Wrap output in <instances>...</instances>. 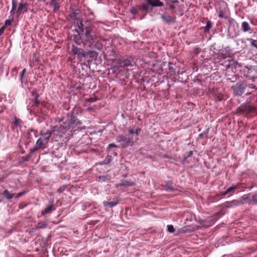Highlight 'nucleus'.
I'll return each mask as SVG.
<instances>
[{
  "label": "nucleus",
  "mask_w": 257,
  "mask_h": 257,
  "mask_svg": "<svg viewBox=\"0 0 257 257\" xmlns=\"http://www.w3.org/2000/svg\"><path fill=\"white\" fill-rule=\"evenodd\" d=\"M141 131V130H128L127 135H119L117 137V140L123 148L133 146L137 142Z\"/></svg>",
  "instance_id": "nucleus-1"
},
{
  "label": "nucleus",
  "mask_w": 257,
  "mask_h": 257,
  "mask_svg": "<svg viewBox=\"0 0 257 257\" xmlns=\"http://www.w3.org/2000/svg\"><path fill=\"white\" fill-rule=\"evenodd\" d=\"M83 39L91 45L95 40L98 38V34L95 31L93 27H86L81 31Z\"/></svg>",
  "instance_id": "nucleus-2"
},
{
  "label": "nucleus",
  "mask_w": 257,
  "mask_h": 257,
  "mask_svg": "<svg viewBox=\"0 0 257 257\" xmlns=\"http://www.w3.org/2000/svg\"><path fill=\"white\" fill-rule=\"evenodd\" d=\"M17 0H12V7L11 11V15H14L15 12L17 13L18 15L23 14L27 11V7L26 3L23 2L19 4L17 7Z\"/></svg>",
  "instance_id": "nucleus-3"
},
{
  "label": "nucleus",
  "mask_w": 257,
  "mask_h": 257,
  "mask_svg": "<svg viewBox=\"0 0 257 257\" xmlns=\"http://www.w3.org/2000/svg\"><path fill=\"white\" fill-rule=\"evenodd\" d=\"M256 108L254 106L250 105L248 103L242 104L240 107L237 108L236 110V113L248 114L252 112H255Z\"/></svg>",
  "instance_id": "nucleus-4"
},
{
  "label": "nucleus",
  "mask_w": 257,
  "mask_h": 257,
  "mask_svg": "<svg viewBox=\"0 0 257 257\" xmlns=\"http://www.w3.org/2000/svg\"><path fill=\"white\" fill-rule=\"evenodd\" d=\"M247 84L244 82L237 83L232 86L231 89L233 94L236 96H241L244 92Z\"/></svg>",
  "instance_id": "nucleus-5"
},
{
  "label": "nucleus",
  "mask_w": 257,
  "mask_h": 257,
  "mask_svg": "<svg viewBox=\"0 0 257 257\" xmlns=\"http://www.w3.org/2000/svg\"><path fill=\"white\" fill-rule=\"evenodd\" d=\"M51 132L49 130H41L40 131L41 137L43 138L45 142H48L51 136Z\"/></svg>",
  "instance_id": "nucleus-6"
},
{
  "label": "nucleus",
  "mask_w": 257,
  "mask_h": 257,
  "mask_svg": "<svg viewBox=\"0 0 257 257\" xmlns=\"http://www.w3.org/2000/svg\"><path fill=\"white\" fill-rule=\"evenodd\" d=\"M162 19L168 24H171L172 22H176V18L172 17L167 14H164L161 15Z\"/></svg>",
  "instance_id": "nucleus-7"
},
{
  "label": "nucleus",
  "mask_w": 257,
  "mask_h": 257,
  "mask_svg": "<svg viewBox=\"0 0 257 257\" xmlns=\"http://www.w3.org/2000/svg\"><path fill=\"white\" fill-rule=\"evenodd\" d=\"M243 202L242 200H233L230 202H226V206L227 207H233L242 205Z\"/></svg>",
  "instance_id": "nucleus-8"
},
{
  "label": "nucleus",
  "mask_w": 257,
  "mask_h": 257,
  "mask_svg": "<svg viewBox=\"0 0 257 257\" xmlns=\"http://www.w3.org/2000/svg\"><path fill=\"white\" fill-rule=\"evenodd\" d=\"M135 184V183L134 182L122 180L121 181L120 183L116 184V187L118 188L120 186L128 187L129 186H133Z\"/></svg>",
  "instance_id": "nucleus-9"
},
{
  "label": "nucleus",
  "mask_w": 257,
  "mask_h": 257,
  "mask_svg": "<svg viewBox=\"0 0 257 257\" xmlns=\"http://www.w3.org/2000/svg\"><path fill=\"white\" fill-rule=\"evenodd\" d=\"M55 208L54 206L53 201L50 202V205L46 207L45 209L41 211V214L42 215L50 213L53 210H55Z\"/></svg>",
  "instance_id": "nucleus-10"
},
{
  "label": "nucleus",
  "mask_w": 257,
  "mask_h": 257,
  "mask_svg": "<svg viewBox=\"0 0 257 257\" xmlns=\"http://www.w3.org/2000/svg\"><path fill=\"white\" fill-rule=\"evenodd\" d=\"M148 4L152 6V7H162L163 4L159 0H146Z\"/></svg>",
  "instance_id": "nucleus-11"
},
{
  "label": "nucleus",
  "mask_w": 257,
  "mask_h": 257,
  "mask_svg": "<svg viewBox=\"0 0 257 257\" xmlns=\"http://www.w3.org/2000/svg\"><path fill=\"white\" fill-rule=\"evenodd\" d=\"M117 65H114L112 67V69L113 72L118 73V69L119 67L122 66V60L121 59L116 60Z\"/></svg>",
  "instance_id": "nucleus-12"
},
{
  "label": "nucleus",
  "mask_w": 257,
  "mask_h": 257,
  "mask_svg": "<svg viewBox=\"0 0 257 257\" xmlns=\"http://www.w3.org/2000/svg\"><path fill=\"white\" fill-rule=\"evenodd\" d=\"M46 143L47 142H45L43 138L40 137L36 142V145H37V147H36V148H38V149L39 148H44L45 147V145Z\"/></svg>",
  "instance_id": "nucleus-13"
},
{
  "label": "nucleus",
  "mask_w": 257,
  "mask_h": 257,
  "mask_svg": "<svg viewBox=\"0 0 257 257\" xmlns=\"http://www.w3.org/2000/svg\"><path fill=\"white\" fill-rule=\"evenodd\" d=\"M241 185L242 184L239 183L236 184L235 185H232L227 189V192H228V193L234 192L235 190L240 188Z\"/></svg>",
  "instance_id": "nucleus-14"
},
{
  "label": "nucleus",
  "mask_w": 257,
  "mask_h": 257,
  "mask_svg": "<svg viewBox=\"0 0 257 257\" xmlns=\"http://www.w3.org/2000/svg\"><path fill=\"white\" fill-rule=\"evenodd\" d=\"M49 5L53 8L55 11L58 10L59 9V5L57 0H51L49 2Z\"/></svg>",
  "instance_id": "nucleus-15"
},
{
  "label": "nucleus",
  "mask_w": 257,
  "mask_h": 257,
  "mask_svg": "<svg viewBox=\"0 0 257 257\" xmlns=\"http://www.w3.org/2000/svg\"><path fill=\"white\" fill-rule=\"evenodd\" d=\"M4 196L8 200H10L15 197V193H10L7 190H5L3 192Z\"/></svg>",
  "instance_id": "nucleus-16"
},
{
  "label": "nucleus",
  "mask_w": 257,
  "mask_h": 257,
  "mask_svg": "<svg viewBox=\"0 0 257 257\" xmlns=\"http://www.w3.org/2000/svg\"><path fill=\"white\" fill-rule=\"evenodd\" d=\"M164 189L166 191H172L175 190L174 187L172 183H167L164 186Z\"/></svg>",
  "instance_id": "nucleus-17"
},
{
  "label": "nucleus",
  "mask_w": 257,
  "mask_h": 257,
  "mask_svg": "<svg viewBox=\"0 0 257 257\" xmlns=\"http://www.w3.org/2000/svg\"><path fill=\"white\" fill-rule=\"evenodd\" d=\"M48 225V221H41L39 222L38 223V226L37 228L38 229H43L47 227Z\"/></svg>",
  "instance_id": "nucleus-18"
},
{
  "label": "nucleus",
  "mask_w": 257,
  "mask_h": 257,
  "mask_svg": "<svg viewBox=\"0 0 257 257\" xmlns=\"http://www.w3.org/2000/svg\"><path fill=\"white\" fill-rule=\"evenodd\" d=\"M38 150V148H34L30 150L29 154L24 159V161H28L31 158L32 156Z\"/></svg>",
  "instance_id": "nucleus-19"
},
{
  "label": "nucleus",
  "mask_w": 257,
  "mask_h": 257,
  "mask_svg": "<svg viewBox=\"0 0 257 257\" xmlns=\"http://www.w3.org/2000/svg\"><path fill=\"white\" fill-rule=\"evenodd\" d=\"M15 120L13 122V123H14V126L15 127H23V126L22 125V121L17 118V117H15Z\"/></svg>",
  "instance_id": "nucleus-20"
},
{
  "label": "nucleus",
  "mask_w": 257,
  "mask_h": 257,
  "mask_svg": "<svg viewBox=\"0 0 257 257\" xmlns=\"http://www.w3.org/2000/svg\"><path fill=\"white\" fill-rule=\"evenodd\" d=\"M241 27L244 32H247L250 30V27L248 23L246 22H243L242 23Z\"/></svg>",
  "instance_id": "nucleus-21"
},
{
  "label": "nucleus",
  "mask_w": 257,
  "mask_h": 257,
  "mask_svg": "<svg viewBox=\"0 0 257 257\" xmlns=\"http://www.w3.org/2000/svg\"><path fill=\"white\" fill-rule=\"evenodd\" d=\"M117 203H118L117 201H110V202L104 201V202H103V205L105 206H108L111 207H113V206H114L115 205H116L117 204Z\"/></svg>",
  "instance_id": "nucleus-22"
},
{
  "label": "nucleus",
  "mask_w": 257,
  "mask_h": 257,
  "mask_svg": "<svg viewBox=\"0 0 257 257\" xmlns=\"http://www.w3.org/2000/svg\"><path fill=\"white\" fill-rule=\"evenodd\" d=\"M123 67L133 66L132 61L128 59L122 60Z\"/></svg>",
  "instance_id": "nucleus-23"
},
{
  "label": "nucleus",
  "mask_w": 257,
  "mask_h": 257,
  "mask_svg": "<svg viewBox=\"0 0 257 257\" xmlns=\"http://www.w3.org/2000/svg\"><path fill=\"white\" fill-rule=\"evenodd\" d=\"M212 27V23L210 21H208L206 23V25L204 27V31L205 32H208L210 29Z\"/></svg>",
  "instance_id": "nucleus-24"
},
{
  "label": "nucleus",
  "mask_w": 257,
  "mask_h": 257,
  "mask_svg": "<svg viewBox=\"0 0 257 257\" xmlns=\"http://www.w3.org/2000/svg\"><path fill=\"white\" fill-rule=\"evenodd\" d=\"M149 4L148 3V4H143L140 8V10H142V11H146V12H147L148 11V8H149Z\"/></svg>",
  "instance_id": "nucleus-25"
},
{
  "label": "nucleus",
  "mask_w": 257,
  "mask_h": 257,
  "mask_svg": "<svg viewBox=\"0 0 257 257\" xmlns=\"http://www.w3.org/2000/svg\"><path fill=\"white\" fill-rule=\"evenodd\" d=\"M66 185H63L62 186H61L60 188L58 189L57 192L59 193H62L66 189Z\"/></svg>",
  "instance_id": "nucleus-26"
},
{
  "label": "nucleus",
  "mask_w": 257,
  "mask_h": 257,
  "mask_svg": "<svg viewBox=\"0 0 257 257\" xmlns=\"http://www.w3.org/2000/svg\"><path fill=\"white\" fill-rule=\"evenodd\" d=\"M167 231L171 233H173L175 231L174 228L172 225H167Z\"/></svg>",
  "instance_id": "nucleus-27"
},
{
  "label": "nucleus",
  "mask_w": 257,
  "mask_h": 257,
  "mask_svg": "<svg viewBox=\"0 0 257 257\" xmlns=\"http://www.w3.org/2000/svg\"><path fill=\"white\" fill-rule=\"evenodd\" d=\"M35 96V102L36 104H38L40 103V100L38 99L39 95L38 94H34Z\"/></svg>",
  "instance_id": "nucleus-28"
},
{
  "label": "nucleus",
  "mask_w": 257,
  "mask_h": 257,
  "mask_svg": "<svg viewBox=\"0 0 257 257\" xmlns=\"http://www.w3.org/2000/svg\"><path fill=\"white\" fill-rule=\"evenodd\" d=\"M252 200L257 204V191L252 195Z\"/></svg>",
  "instance_id": "nucleus-29"
},
{
  "label": "nucleus",
  "mask_w": 257,
  "mask_h": 257,
  "mask_svg": "<svg viewBox=\"0 0 257 257\" xmlns=\"http://www.w3.org/2000/svg\"><path fill=\"white\" fill-rule=\"evenodd\" d=\"M251 46H253L257 49V41L253 39H251Z\"/></svg>",
  "instance_id": "nucleus-30"
},
{
  "label": "nucleus",
  "mask_w": 257,
  "mask_h": 257,
  "mask_svg": "<svg viewBox=\"0 0 257 257\" xmlns=\"http://www.w3.org/2000/svg\"><path fill=\"white\" fill-rule=\"evenodd\" d=\"M78 55L80 56L81 57H84L88 55L87 52L84 53L83 52H81V51L78 53Z\"/></svg>",
  "instance_id": "nucleus-31"
},
{
  "label": "nucleus",
  "mask_w": 257,
  "mask_h": 257,
  "mask_svg": "<svg viewBox=\"0 0 257 257\" xmlns=\"http://www.w3.org/2000/svg\"><path fill=\"white\" fill-rule=\"evenodd\" d=\"M106 179H108L107 177L106 176H101L99 178V181H105Z\"/></svg>",
  "instance_id": "nucleus-32"
},
{
  "label": "nucleus",
  "mask_w": 257,
  "mask_h": 257,
  "mask_svg": "<svg viewBox=\"0 0 257 257\" xmlns=\"http://www.w3.org/2000/svg\"><path fill=\"white\" fill-rule=\"evenodd\" d=\"M25 193H26V192H25V191H23V192H20V193H18V194H17V195L15 196V197H16V198L20 197H21L22 196H23V195H24Z\"/></svg>",
  "instance_id": "nucleus-33"
},
{
  "label": "nucleus",
  "mask_w": 257,
  "mask_h": 257,
  "mask_svg": "<svg viewBox=\"0 0 257 257\" xmlns=\"http://www.w3.org/2000/svg\"><path fill=\"white\" fill-rule=\"evenodd\" d=\"M219 17L221 18H225V19L227 18V17L224 16L223 13L222 11H219Z\"/></svg>",
  "instance_id": "nucleus-34"
},
{
  "label": "nucleus",
  "mask_w": 257,
  "mask_h": 257,
  "mask_svg": "<svg viewBox=\"0 0 257 257\" xmlns=\"http://www.w3.org/2000/svg\"><path fill=\"white\" fill-rule=\"evenodd\" d=\"M80 50L77 48H73L72 52L73 53L78 54Z\"/></svg>",
  "instance_id": "nucleus-35"
},
{
  "label": "nucleus",
  "mask_w": 257,
  "mask_h": 257,
  "mask_svg": "<svg viewBox=\"0 0 257 257\" xmlns=\"http://www.w3.org/2000/svg\"><path fill=\"white\" fill-rule=\"evenodd\" d=\"M130 12L132 14H136L137 13H138V11L137 10L135 9V8H132L131 10H130Z\"/></svg>",
  "instance_id": "nucleus-36"
},
{
  "label": "nucleus",
  "mask_w": 257,
  "mask_h": 257,
  "mask_svg": "<svg viewBox=\"0 0 257 257\" xmlns=\"http://www.w3.org/2000/svg\"><path fill=\"white\" fill-rule=\"evenodd\" d=\"M243 200L245 201L247 200L249 198V194L244 195L242 196Z\"/></svg>",
  "instance_id": "nucleus-37"
},
{
  "label": "nucleus",
  "mask_w": 257,
  "mask_h": 257,
  "mask_svg": "<svg viewBox=\"0 0 257 257\" xmlns=\"http://www.w3.org/2000/svg\"><path fill=\"white\" fill-rule=\"evenodd\" d=\"M247 87L250 89H255V86L252 84H249L247 85Z\"/></svg>",
  "instance_id": "nucleus-38"
},
{
  "label": "nucleus",
  "mask_w": 257,
  "mask_h": 257,
  "mask_svg": "<svg viewBox=\"0 0 257 257\" xmlns=\"http://www.w3.org/2000/svg\"><path fill=\"white\" fill-rule=\"evenodd\" d=\"M5 26H3L0 28V35H1L4 32Z\"/></svg>",
  "instance_id": "nucleus-39"
},
{
  "label": "nucleus",
  "mask_w": 257,
  "mask_h": 257,
  "mask_svg": "<svg viewBox=\"0 0 257 257\" xmlns=\"http://www.w3.org/2000/svg\"><path fill=\"white\" fill-rule=\"evenodd\" d=\"M11 25V21L10 20H7L5 22L6 26H10Z\"/></svg>",
  "instance_id": "nucleus-40"
},
{
  "label": "nucleus",
  "mask_w": 257,
  "mask_h": 257,
  "mask_svg": "<svg viewBox=\"0 0 257 257\" xmlns=\"http://www.w3.org/2000/svg\"><path fill=\"white\" fill-rule=\"evenodd\" d=\"M25 72H26V69H24L22 72L21 75V79L22 81Z\"/></svg>",
  "instance_id": "nucleus-41"
},
{
  "label": "nucleus",
  "mask_w": 257,
  "mask_h": 257,
  "mask_svg": "<svg viewBox=\"0 0 257 257\" xmlns=\"http://www.w3.org/2000/svg\"><path fill=\"white\" fill-rule=\"evenodd\" d=\"M94 53L95 52L94 51H89L87 52L88 55H89L90 57H93Z\"/></svg>",
  "instance_id": "nucleus-42"
},
{
  "label": "nucleus",
  "mask_w": 257,
  "mask_h": 257,
  "mask_svg": "<svg viewBox=\"0 0 257 257\" xmlns=\"http://www.w3.org/2000/svg\"><path fill=\"white\" fill-rule=\"evenodd\" d=\"M228 193H228V192H227V190H226L225 191L222 192L221 193V196L224 197Z\"/></svg>",
  "instance_id": "nucleus-43"
},
{
  "label": "nucleus",
  "mask_w": 257,
  "mask_h": 257,
  "mask_svg": "<svg viewBox=\"0 0 257 257\" xmlns=\"http://www.w3.org/2000/svg\"><path fill=\"white\" fill-rule=\"evenodd\" d=\"M116 147H117L116 145H115L114 144H110L108 145L109 148Z\"/></svg>",
  "instance_id": "nucleus-44"
},
{
  "label": "nucleus",
  "mask_w": 257,
  "mask_h": 257,
  "mask_svg": "<svg viewBox=\"0 0 257 257\" xmlns=\"http://www.w3.org/2000/svg\"><path fill=\"white\" fill-rule=\"evenodd\" d=\"M169 6H170V8L171 9H175L174 6H173V5H169Z\"/></svg>",
  "instance_id": "nucleus-45"
},
{
  "label": "nucleus",
  "mask_w": 257,
  "mask_h": 257,
  "mask_svg": "<svg viewBox=\"0 0 257 257\" xmlns=\"http://www.w3.org/2000/svg\"><path fill=\"white\" fill-rule=\"evenodd\" d=\"M178 2V1L177 0L172 1V3H177Z\"/></svg>",
  "instance_id": "nucleus-46"
},
{
  "label": "nucleus",
  "mask_w": 257,
  "mask_h": 257,
  "mask_svg": "<svg viewBox=\"0 0 257 257\" xmlns=\"http://www.w3.org/2000/svg\"><path fill=\"white\" fill-rule=\"evenodd\" d=\"M94 101H95V100L94 99H92V98H91V99L89 100V101H91V102Z\"/></svg>",
  "instance_id": "nucleus-47"
},
{
  "label": "nucleus",
  "mask_w": 257,
  "mask_h": 257,
  "mask_svg": "<svg viewBox=\"0 0 257 257\" xmlns=\"http://www.w3.org/2000/svg\"><path fill=\"white\" fill-rule=\"evenodd\" d=\"M251 93L250 92H247L246 93V95H250Z\"/></svg>",
  "instance_id": "nucleus-48"
},
{
  "label": "nucleus",
  "mask_w": 257,
  "mask_h": 257,
  "mask_svg": "<svg viewBox=\"0 0 257 257\" xmlns=\"http://www.w3.org/2000/svg\"><path fill=\"white\" fill-rule=\"evenodd\" d=\"M199 136L202 137L203 136V134H200Z\"/></svg>",
  "instance_id": "nucleus-49"
},
{
  "label": "nucleus",
  "mask_w": 257,
  "mask_h": 257,
  "mask_svg": "<svg viewBox=\"0 0 257 257\" xmlns=\"http://www.w3.org/2000/svg\"><path fill=\"white\" fill-rule=\"evenodd\" d=\"M35 130H31V131H33L34 132Z\"/></svg>",
  "instance_id": "nucleus-50"
}]
</instances>
